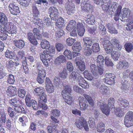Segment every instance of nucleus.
I'll return each instance as SVG.
<instances>
[{
	"instance_id": "f257e3e1",
	"label": "nucleus",
	"mask_w": 133,
	"mask_h": 133,
	"mask_svg": "<svg viewBox=\"0 0 133 133\" xmlns=\"http://www.w3.org/2000/svg\"><path fill=\"white\" fill-rule=\"evenodd\" d=\"M122 7L119 5L117 3L113 2L111 3V8L110 10V15H114L115 17L114 19L116 21H118L120 19L121 21H123L127 20L130 14V10L127 8H124L121 10Z\"/></svg>"
},
{
	"instance_id": "f03ea898",
	"label": "nucleus",
	"mask_w": 133,
	"mask_h": 133,
	"mask_svg": "<svg viewBox=\"0 0 133 133\" xmlns=\"http://www.w3.org/2000/svg\"><path fill=\"white\" fill-rule=\"evenodd\" d=\"M8 19L6 15L3 13L0 12V23L5 25V30L7 32H11L10 37L12 38L16 35V27L12 25L11 23H8Z\"/></svg>"
},
{
	"instance_id": "7ed1b4c3",
	"label": "nucleus",
	"mask_w": 133,
	"mask_h": 133,
	"mask_svg": "<svg viewBox=\"0 0 133 133\" xmlns=\"http://www.w3.org/2000/svg\"><path fill=\"white\" fill-rule=\"evenodd\" d=\"M82 41L85 46L84 48V52L85 55L87 57L91 56L94 52L91 46L94 42L93 38L84 37L82 38Z\"/></svg>"
},
{
	"instance_id": "20e7f679",
	"label": "nucleus",
	"mask_w": 133,
	"mask_h": 133,
	"mask_svg": "<svg viewBox=\"0 0 133 133\" xmlns=\"http://www.w3.org/2000/svg\"><path fill=\"white\" fill-rule=\"evenodd\" d=\"M90 69L93 74L94 78H99L100 77L103 73L104 70L102 67H97L94 64H91L90 65Z\"/></svg>"
},
{
	"instance_id": "39448f33",
	"label": "nucleus",
	"mask_w": 133,
	"mask_h": 133,
	"mask_svg": "<svg viewBox=\"0 0 133 133\" xmlns=\"http://www.w3.org/2000/svg\"><path fill=\"white\" fill-rule=\"evenodd\" d=\"M76 125L77 128L81 129L83 127L85 130L87 131L89 130L88 123L86 120L83 117H81L76 121Z\"/></svg>"
},
{
	"instance_id": "423d86ee",
	"label": "nucleus",
	"mask_w": 133,
	"mask_h": 133,
	"mask_svg": "<svg viewBox=\"0 0 133 133\" xmlns=\"http://www.w3.org/2000/svg\"><path fill=\"white\" fill-rule=\"evenodd\" d=\"M124 123L125 126L129 127L133 125V112L130 111L125 115L124 120Z\"/></svg>"
},
{
	"instance_id": "0eeeda50",
	"label": "nucleus",
	"mask_w": 133,
	"mask_h": 133,
	"mask_svg": "<svg viewBox=\"0 0 133 133\" xmlns=\"http://www.w3.org/2000/svg\"><path fill=\"white\" fill-rule=\"evenodd\" d=\"M34 91L35 94L36 96L40 97L38 98V100L44 99L45 101L46 100L45 99L46 97V95L44 94L45 90L44 88L42 87H37L34 89Z\"/></svg>"
},
{
	"instance_id": "6e6552de",
	"label": "nucleus",
	"mask_w": 133,
	"mask_h": 133,
	"mask_svg": "<svg viewBox=\"0 0 133 133\" xmlns=\"http://www.w3.org/2000/svg\"><path fill=\"white\" fill-rule=\"evenodd\" d=\"M48 11L52 20L56 21L58 19V11L57 8L55 7H51L48 9Z\"/></svg>"
},
{
	"instance_id": "1a4fd4ad",
	"label": "nucleus",
	"mask_w": 133,
	"mask_h": 133,
	"mask_svg": "<svg viewBox=\"0 0 133 133\" xmlns=\"http://www.w3.org/2000/svg\"><path fill=\"white\" fill-rule=\"evenodd\" d=\"M9 9L11 14L14 15H18L20 12L18 5L15 3H12L10 4Z\"/></svg>"
},
{
	"instance_id": "9d476101",
	"label": "nucleus",
	"mask_w": 133,
	"mask_h": 133,
	"mask_svg": "<svg viewBox=\"0 0 133 133\" xmlns=\"http://www.w3.org/2000/svg\"><path fill=\"white\" fill-rule=\"evenodd\" d=\"M75 63L78 69L81 71H84L85 67L83 58L81 57H78L75 58Z\"/></svg>"
},
{
	"instance_id": "9b49d317",
	"label": "nucleus",
	"mask_w": 133,
	"mask_h": 133,
	"mask_svg": "<svg viewBox=\"0 0 133 133\" xmlns=\"http://www.w3.org/2000/svg\"><path fill=\"white\" fill-rule=\"evenodd\" d=\"M64 8L68 14L71 15L74 13L75 7L71 2H66L64 5Z\"/></svg>"
},
{
	"instance_id": "f8f14e48",
	"label": "nucleus",
	"mask_w": 133,
	"mask_h": 133,
	"mask_svg": "<svg viewBox=\"0 0 133 133\" xmlns=\"http://www.w3.org/2000/svg\"><path fill=\"white\" fill-rule=\"evenodd\" d=\"M64 8L68 14L71 15L74 13L75 7L71 2H66L64 5Z\"/></svg>"
},
{
	"instance_id": "ddd939ff",
	"label": "nucleus",
	"mask_w": 133,
	"mask_h": 133,
	"mask_svg": "<svg viewBox=\"0 0 133 133\" xmlns=\"http://www.w3.org/2000/svg\"><path fill=\"white\" fill-rule=\"evenodd\" d=\"M100 101L97 103V106L100 107V108L103 113L107 116L109 114V108H110L107 105L103 104L101 102V101Z\"/></svg>"
},
{
	"instance_id": "4468645a",
	"label": "nucleus",
	"mask_w": 133,
	"mask_h": 133,
	"mask_svg": "<svg viewBox=\"0 0 133 133\" xmlns=\"http://www.w3.org/2000/svg\"><path fill=\"white\" fill-rule=\"evenodd\" d=\"M60 115V112L59 110L55 109L51 110V117L53 122L56 123L58 122V121L55 117H59Z\"/></svg>"
},
{
	"instance_id": "2eb2a0df",
	"label": "nucleus",
	"mask_w": 133,
	"mask_h": 133,
	"mask_svg": "<svg viewBox=\"0 0 133 133\" xmlns=\"http://www.w3.org/2000/svg\"><path fill=\"white\" fill-rule=\"evenodd\" d=\"M110 43L113 47L117 51H119L121 49L122 46L120 44L119 41L115 37L111 39Z\"/></svg>"
},
{
	"instance_id": "dca6fc26",
	"label": "nucleus",
	"mask_w": 133,
	"mask_h": 133,
	"mask_svg": "<svg viewBox=\"0 0 133 133\" xmlns=\"http://www.w3.org/2000/svg\"><path fill=\"white\" fill-rule=\"evenodd\" d=\"M79 102L80 109L81 110H84L86 109L88 106L87 102L82 97H79L78 99Z\"/></svg>"
},
{
	"instance_id": "f3484780",
	"label": "nucleus",
	"mask_w": 133,
	"mask_h": 133,
	"mask_svg": "<svg viewBox=\"0 0 133 133\" xmlns=\"http://www.w3.org/2000/svg\"><path fill=\"white\" fill-rule=\"evenodd\" d=\"M117 102L119 107L123 109H125L129 106V103L125 99H123L121 98H119L118 99Z\"/></svg>"
},
{
	"instance_id": "a211bd4d",
	"label": "nucleus",
	"mask_w": 133,
	"mask_h": 133,
	"mask_svg": "<svg viewBox=\"0 0 133 133\" xmlns=\"http://www.w3.org/2000/svg\"><path fill=\"white\" fill-rule=\"evenodd\" d=\"M17 89L15 87L10 86L6 90L8 95L10 97L13 96L17 94Z\"/></svg>"
},
{
	"instance_id": "6ab92c4d",
	"label": "nucleus",
	"mask_w": 133,
	"mask_h": 133,
	"mask_svg": "<svg viewBox=\"0 0 133 133\" xmlns=\"http://www.w3.org/2000/svg\"><path fill=\"white\" fill-rule=\"evenodd\" d=\"M66 62V58L63 55H60L54 61V63L56 65L61 64Z\"/></svg>"
},
{
	"instance_id": "aec40b11",
	"label": "nucleus",
	"mask_w": 133,
	"mask_h": 133,
	"mask_svg": "<svg viewBox=\"0 0 133 133\" xmlns=\"http://www.w3.org/2000/svg\"><path fill=\"white\" fill-rule=\"evenodd\" d=\"M35 36L32 32H29L27 34V38L30 42L34 45H37V42Z\"/></svg>"
},
{
	"instance_id": "412c9836",
	"label": "nucleus",
	"mask_w": 133,
	"mask_h": 133,
	"mask_svg": "<svg viewBox=\"0 0 133 133\" xmlns=\"http://www.w3.org/2000/svg\"><path fill=\"white\" fill-rule=\"evenodd\" d=\"M9 102L10 104L13 106L14 107L19 104H22V101L17 97H15L13 98L9 99Z\"/></svg>"
},
{
	"instance_id": "4be33fe9",
	"label": "nucleus",
	"mask_w": 133,
	"mask_h": 133,
	"mask_svg": "<svg viewBox=\"0 0 133 133\" xmlns=\"http://www.w3.org/2000/svg\"><path fill=\"white\" fill-rule=\"evenodd\" d=\"M78 83L80 86L83 88H88L89 84L83 78L80 77L78 78Z\"/></svg>"
},
{
	"instance_id": "5701e85b",
	"label": "nucleus",
	"mask_w": 133,
	"mask_h": 133,
	"mask_svg": "<svg viewBox=\"0 0 133 133\" xmlns=\"http://www.w3.org/2000/svg\"><path fill=\"white\" fill-rule=\"evenodd\" d=\"M13 43L17 47L20 49H22L25 45L24 41L22 39L14 40Z\"/></svg>"
},
{
	"instance_id": "b1692460",
	"label": "nucleus",
	"mask_w": 133,
	"mask_h": 133,
	"mask_svg": "<svg viewBox=\"0 0 133 133\" xmlns=\"http://www.w3.org/2000/svg\"><path fill=\"white\" fill-rule=\"evenodd\" d=\"M45 54V59L49 61L52 59V54L54 53V49L50 48L49 50H46Z\"/></svg>"
},
{
	"instance_id": "393cba45",
	"label": "nucleus",
	"mask_w": 133,
	"mask_h": 133,
	"mask_svg": "<svg viewBox=\"0 0 133 133\" xmlns=\"http://www.w3.org/2000/svg\"><path fill=\"white\" fill-rule=\"evenodd\" d=\"M106 27L108 29L109 32L111 34H117V31L115 29V28L111 24L108 23L106 25Z\"/></svg>"
},
{
	"instance_id": "a878e982",
	"label": "nucleus",
	"mask_w": 133,
	"mask_h": 133,
	"mask_svg": "<svg viewBox=\"0 0 133 133\" xmlns=\"http://www.w3.org/2000/svg\"><path fill=\"white\" fill-rule=\"evenodd\" d=\"M84 19L86 23L89 24H93L95 22V17L94 16H91L89 15H88Z\"/></svg>"
},
{
	"instance_id": "bb28decb",
	"label": "nucleus",
	"mask_w": 133,
	"mask_h": 133,
	"mask_svg": "<svg viewBox=\"0 0 133 133\" xmlns=\"http://www.w3.org/2000/svg\"><path fill=\"white\" fill-rule=\"evenodd\" d=\"M76 23L75 21L73 20L70 21L68 24L67 25L66 29L69 31H71L73 28H76Z\"/></svg>"
},
{
	"instance_id": "cd10ccee",
	"label": "nucleus",
	"mask_w": 133,
	"mask_h": 133,
	"mask_svg": "<svg viewBox=\"0 0 133 133\" xmlns=\"http://www.w3.org/2000/svg\"><path fill=\"white\" fill-rule=\"evenodd\" d=\"M62 96L64 101L67 104L70 105L72 103V99L71 95H64Z\"/></svg>"
},
{
	"instance_id": "c85d7f7f",
	"label": "nucleus",
	"mask_w": 133,
	"mask_h": 133,
	"mask_svg": "<svg viewBox=\"0 0 133 133\" xmlns=\"http://www.w3.org/2000/svg\"><path fill=\"white\" fill-rule=\"evenodd\" d=\"M38 100V105L40 108H42V109L44 110H46L47 108L48 107L47 105L46 104V102L47 99L46 97H45V99H46L45 101L44 99H42Z\"/></svg>"
},
{
	"instance_id": "c756f323",
	"label": "nucleus",
	"mask_w": 133,
	"mask_h": 133,
	"mask_svg": "<svg viewBox=\"0 0 133 133\" xmlns=\"http://www.w3.org/2000/svg\"><path fill=\"white\" fill-rule=\"evenodd\" d=\"M41 45V47L42 49H45L49 50L50 48H52L50 47L49 42L45 39L42 40Z\"/></svg>"
},
{
	"instance_id": "7c9ffc66",
	"label": "nucleus",
	"mask_w": 133,
	"mask_h": 133,
	"mask_svg": "<svg viewBox=\"0 0 133 133\" xmlns=\"http://www.w3.org/2000/svg\"><path fill=\"white\" fill-rule=\"evenodd\" d=\"M128 84V81L125 80H124V81L122 82L121 85V89L124 93L127 92L129 90L128 89L129 87Z\"/></svg>"
},
{
	"instance_id": "2f4dec72",
	"label": "nucleus",
	"mask_w": 133,
	"mask_h": 133,
	"mask_svg": "<svg viewBox=\"0 0 133 133\" xmlns=\"http://www.w3.org/2000/svg\"><path fill=\"white\" fill-rule=\"evenodd\" d=\"M72 48L74 51H80L82 48L81 43L79 42H76L74 43Z\"/></svg>"
},
{
	"instance_id": "473e14b6",
	"label": "nucleus",
	"mask_w": 133,
	"mask_h": 133,
	"mask_svg": "<svg viewBox=\"0 0 133 133\" xmlns=\"http://www.w3.org/2000/svg\"><path fill=\"white\" fill-rule=\"evenodd\" d=\"M128 63L125 60L121 61L119 62L118 66L119 69H126L129 67Z\"/></svg>"
},
{
	"instance_id": "72a5a7b5",
	"label": "nucleus",
	"mask_w": 133,
	"mask_h": 133,
	"mask_svg": "<svg viewBox=\"0 0 133 133\" xmlns=\"http://www.w3.org/2000/svg\"><path fill=\"white\" fill-rule=\"evenodd\" d=\"M33 32L36 38L38 40L42 39V35L40 33L39 29H38L37 28H34L33 30Z\"/></svg>"
},
{
	"instance_id": "f704fd0d",
	"label": "nucleus",
	"mask_w": 133,
	"mask_h": 133,
	"mask_svg": "<svg viewBox=\"0 0 133 133\" xmlns=\"http://www.w3.org/2000/svg\"><path fill=\"white\" fill-rule=\"evenodd\" d=\"M125 109H123L119 107L116 108L115 110V112L116 116L119 117H121L124 115V111Z\"/></svg>"
},
{
	"instance_id": "c9c22d12",
	"label": "nucleus",
	"mask_w": 133,
	"mask_h": 133,
	"mask_svg": "<svg viewBox=\"0 0 133 133\" xmlns=\"http://www.w3.org/2000/svg\"><path fill=\"white\" fill-rule=\"evenodd\" d=\"M105 59L102 55H98L96 59L97 65L100 66H102L104 64Z\"/></svg>"
},
{
	"instance_id": "e433bc0d",
	"label": "nucleus",
	"mask_w": 133,
	"mask_h": 133,
	"mask_svg": "<svg viewBox=\"0 0 133 133\" xmlns=\"http://www.w3.org/2000/svg\"><path fill=\"white\" fill-rule=\"evenodd\" d=\"M15 111L18 113L25 114V111L24 108L21 106L18 105L14 107Z\"/></svg>"
},
{
	"instance_id": "4c0bfd02",
	"label": "nucleus",
	"mask_w": 133,
	"mask_h": 133,
	"mask_svg": "<svg viewBox=\"0 0 133 133\" xmlns=\"http://www.w3.org/2000/svg\"><path fill=\"white\" fill-rule=\"evenodd\" d=\"M71 88L69 85H66L65 86L64 90L62 92V95H71L70 93L71 92Z\"/></svg>"
},
{
	"instance_id": "58836bf2",
	"label": "nucleus",
	"mask_w": 133,
	"mask_h": 133,
	"mask_svg": "<svg viewBox=\"0 0 133 133\" xmlns=\"http://www.w3.org/2000/svg\"><path fill=\"white\" fill-rule=\"evenodd\" d=\"M78 72L72 71L70 73L69 77V79L70 81H75L77 80Z\"/></svg>"
},
{
	"instance_id": "ea45409f",
	"label": "nucleus",
	"mask_w": 133,
	"mask_h": 133,
	"mask_svg": "<svg viewBox=\"0 0 133 133\" xmlns=\"http://www.w3.org/2000/svg\"><path fill=\"white\" fill-rule=\"evenodd\" d=\"M99 32L101 35L102 36H105L106 35V29L103 25L101 24H100L99 25Z\"/></svg>"
},
{
	"instance_id": "a19ab883",
	"label": "nucleus",
	"mask_w": 133,
	"mask_h": 133,
	"mask_svg": "<svg viewBox=\"0 0 133 133\" xmlns=\"http://www.w3.org/2000/svg\"><path fill=\"white\" fill-rule=\"evenodd\" d=\"M81 7L82 9L86 12H89L90 10H91L92 8L90 3L85 5L82 4Z\"/></svg>"
},
{
	"instance_id": "79ce46f5",
	"label": "nucleus",
	"mask_w": 133,
	"mask_h": 133,
	"mask_svg": "<svg viewBox=\"0 0 133 133\" xmlns=\"http://www.w3.org/2000/svg\"><path fill=\"white\" fill-rule=\"evenodd\" d=\"M101 76H100V77L98 78H95L97 80L93 82V85L95 86L97 88H99L102 85V81L101 80Z\"/></svg>"
},
{
	"instance_id": "37998d69",
	"label": "nucleus",
	"mask_w": 133,
	"mask_h": 133,
	"mask_svg": "<svg viewBox=\"0 0 133 133\" xmlns=\"http://www.w3.org/2000/svg\"><path fill=\"white\" fill-rule=\"evenodd\" d=\"M97 127V130L99 132H102L105 131V125L103 122H99Z\"/></svg>"
},
{
	"instance_id": "c03bdc74",
	"label": "nucleus",
	"mask_w": 133,
	"mask_h": 133,
	"mask_svg": "<svg viewBox=\"0 0 133 133\" xmlns=\"http://www.w3.org/2000/svg\"><path fill=\"white\" fill-rule=\"evenodd\" d=\"M6 66L7 68L12 70H15V69L16 67H15L14 62L11 60L7 62L6 63Z\"/></svg>"
},
{
	"instance_id": "a18cd8bd",
	"label": "nucleus",
	"mask_w": 133,
	"mask_h": 133,
	"mask_svg": "<svg viewBox=\"0 0 133 133\" xmlns=\"http://www.w3.org/2000/svg\"><path fill=\"white\" fill-rule=\"evenodd\" d=\"M65 34L63 30L58 28L56 31L55 35L56 37L60 38Z\"/></svg>"
},
{
	"instance_id": "49530a36",
	"label": "nucleus",
	"mask_w": 133,
	"mask_h": 133,
	"mask_svg": "<svg viewBox=\"0 0 133 133\" xmlns=\"http://www.w3.org/2000/svg\"><path fill=\"white\" fill-rule=\"evenodd\" d=\"M92 45L91 46L93 51L94 52H98L100 50V48L99 44L98 43H92Z\"/></svg>"
},
{
	"instance_id": "de8ad7c7",
	"label": "nucleus",
	"mask_w": 133,
	"mask_h": 133,
	"mask_svg": "<svg viewBox=\"0 0 133 133\" xmlns=\"http://www.w3.org/2000/svg\"><path fill=\"white\" fill-rule=\"evenodd\" d=\"M83 96L86 100L88 102L89 104L92 107L94 105V102L92 98L89 95L86 94H84Z\"/></svg>"
},
{
	"instance_id": "09e8293b",
	"label": "nucleus",
	"mask_w": 133,
	"mask_h": 133,
	"mask_svg": "<svg viewBox=\"0 0 133 133\" xmlns=\"http://www.w3.org/2000/svg\"><path fill=\"white\" fill-rule=\"evenodd\" d=\"M108 88L105 85H102L99 89V91L103 95L107 94Z\"/></svg>"
},
{
	"instance_id": "8fccbe9b",
	"label": "nucleus",
	"mask_w": 133,
	"mask_h": 133,
	"mask_svg": "<svg viewBox=\"0 0 133 133\" xmlns=\"http://www.w3.org/2000/svg\"><path fill=\"white\" fill-rule=\"evenodd\" d=\"M47 129L48 132L50 133H58V130L55 126H48Z\"/></svg>"
},
{
	"instance_id": "3c124183",
	"label": "nucleus",
	"mask_w": 133,
	"mask_h": 133,
	"mask_svg": "<svg viewBox=\"0 0 133 133\" xmlns=\"http://www.w3.org/2000/svg\"><path fill=\"white\" fill-rule=\"evenodd\" d=\"M57 22H56V26L58 28H62L64 24V20L63 18L60 17L57 19Z\"/></svg>"
},
{
	"instance_id": "603ef678",
	"label": "nucleus",
	"mask_w": 133,
	"mask_h": 133,
	"mask_svg": "<svg viewBox=\"0 0 133 133\" xmlns=\"http://www.w3.org/2000/svg\"><path fill=\"white\" fill-rule=\"evenodd\" d=\"M111 57L115 61H117L120 56V53L118 51H113L111 54Z\"/></svg>"
},
{
	"instance_id": "864d4df0",
	"label": "nucleus",
	"mask_w": 133,
	"mask_h": 133,
	"mask_svg": "<svg viewBox=\"0 0 133 133\" xmlns=\"http://www.w3.org/2000/svg\"><path fill=\"white\" fill-rule=\"evenodd\" d=\"M69 59H71L72 57V53L70 50L66 49L63 53Z\"/></svg>"
},
{
	"instance_id": "5fc2aeb1",
	"label": "nucleus",
	"mask_w": 133,
	"mask_h": 133,
	"mask_svg": "<svg viewBox=\"0 0 133 133\" xmlns=\"http://www.w3.org/2000/svg\"><path fill=\"white\" fill-rule=\"evenodd\" d=\"M84 74L85 77L89 80L91 81L92 80L94 77L92 76V75L89 73V71L87 70H85L84 72Z\"/></svg>"
},
{
	"instance_id": "6e6d98bb",
	"label": "nucleus",
	"mask_w": 133,
	"mask_h": 133,
	"mask_svg": "<svg viewBox=\"0 0 133 133\" xmlns=\"http://www.w3.org/2000/svg\"><path fill=\"white\" fill-rule=\"evenodd\" d=\"M18 94L19 97L23 98L25 95L26 91L24 89L19 88L18 91Z\"/></svg>"
},
{
	"instance_id": "4d7b16f0",
	"label": "nucleus",
	"mask_w": 133,
	"mask_h": 133,
	"mask_svg": "<svg viewBox=\"0 0 133 133\" xmlns=\"http://www.w3.org/2000/svg\"><path fill=\"white\" fill-rule=\"evenodd\" d=\"M6 115L4 113L1 114V116H0V127H2L3 124L5 123L6 121Z\"/></svg>"
},
{
	"instance_id": "13d9d810",
	"label": "nucleus",
	"mask_w": 133,
	"mask_h": 133,
	"mask_svg": "<svg viewBox=\"0 0 133 133\" xmlns=\"http://www.w3.org/2000/svg\"><path fill=\"white\" fill-rule=\"evenodd\" d=\"M31 96L29 94H27L25 98V103L26 105L28 107H31Z\"/></svg>"
},
{
	"instance_id": "bf43d9fd",
	"label": "nucleus",
	"mask_w": 133,
	"mask_h": 133,
	"mask_svg": "<svg viewBox=\"0 0 133 133\" xmlns=\"http://www.w3.org/2000/svg\"><path fill=\"white\" fill-rule=\"evenodd\" d=\"M88 123L91 128H92L95 127L96 125L95 119L93 117H90L89 118Z\"/></svg>"
},
{
	"instance_id": "052dcab7",
	"label": "nucleus",
	"mask_w": 133,
	"mask_h": 133,
	"mask_svg": "<svg viewBox=\"0 0 133 133\" xmlns=\"http://www.w3.org/2000/svg\"><path fill=\"white\" fill-rule=\"evenodd\" d=\"M3 66L0 63V79H3L5 77L7 76L8 75L7 73L3 71V69H2Z\"/></svg>"
},
{
	"instance_id": "680f3d73",
	"label": "nucleus",
	"mask_w": 133,
	"mask_h": 133,
	"mask_svg": "<svg viewBox=\"0 0 133 133\" xmlns=\"http://www.w3.org/2000/svg\"><path fill=\"white\" fill-rule=\"evenodd\" d=\"M8 76V82L10 84H13L15 81L14 76L11 74Z\"/></svg>"
},
{
	"instance_id": "e2e57ef3",
	"label": "nucleus",
	"mask_w": 133,
	"mask_h": 133,
	"mask_svg": "<svg viewBox=\"0 0 133 133\" xmlns=\"http://www.w3.org/2000/svg\"><path fill=\"white\" fill-rule=\"evenodd\" d=\"M76 41V40L75 39L69 37L66 39V42L68 46H71Z\"/></svg>"
},
{
	"instance_id": "0e129e2a",
	"label": "nucleus",
	"mask_w": 133,
	"mask_h": 133,
	"mask_svg": "<svg viewBox=\"0 0 133 133\" xmlns=\"http://www.w3.org/2000/svg\"><path fill=\"white\" fill-rule=\"evenodd\" d=\"M8 114L10 117L13 118L16 115V114L14 111V109L11 108L9 107L8 109Z\"/></svg>"
},
{
	"instance_id": "69168bd1",
	"label": "nucleus",
	"mask_w": 133,
	"mask_h": 133,
	"mask_svg": "<svg viewBox=\"0 0 133 133\" xmlns=\"http://www.w3.org/2000/svg\"><path fill=\"white\" fill-rule=\"evenodd\" d=\"M125 50L128 52H130L133 49L132 44L131 43L125 44Z\"/></svg>"
},
{
	"instance_id": "338daca9",
	"label": "nucleus",
	"mask_w": 133,
	"mask_h": 133,
	"mask_svg": "<svg viewBox=\"0 0 133 133\" xmlns=\"http://www.w3.org/2000/svg\"><path fill=\"white\" fill-rule=\"evenodd\" d=\"M55 46L57 50L59 52L62 51L64 48V45L61 43H56Z\"/></svg>"
},
{
	"instance_id": "774afa93",
	"label": "nucleus",
	"mask_w": 133,
	"mask_h": 133,
	"mask_svg": "<svg viewBox=\"0 0 133 133\" xmlns=\"http://www.w3.org/2000/svg\"><path fill=\"white\" fill-rule=\"evenodd\" d=\"M105 63L106 65L108 66H112L113 64L111 61V60L109 59V57L108 56H107L105 57Z\"/></svg>"
}]
</instances>
